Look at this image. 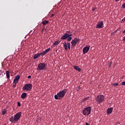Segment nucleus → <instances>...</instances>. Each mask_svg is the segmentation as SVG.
<instances>
[{"instance_id":"nucleus-1","label":"nucleus","mask_w":125,"mask_h":125,"mask_svg":"<svg viewBox=\"0 0 125 125\" xmlns=\"http://www.w3.org/2000/svg\"><path fill=\"white\" fill-rule=\"evenodd\" d=\"M21 116H22V112H19L14 115V117H11L9 121L10 122H11L12 124H14L16 123V122H18V121H19L20 118H21Z\"/></svg>"},{"instance_id":"nucleus-2","label":"nucleus","mask_w":125,"mask_h":125,"mask_svg":"<svg viewBox=\"0 0 125 125\" xmlns=\"http://www.w3.org/2000/svg\"><path fill=\"white\" fill-rule=\"evenodd\" d=\"M66 93H67V89H64L60 91L57 95H55L54 98L56 99V100H58V99L60 100L61 98H63L64 95H66Z\"/></svg>"},{"instance_id":"nucleus-3","label":"nucleus","mask_w":125,"mask_h":125,"mask_svg":"<svg viewBox=\"0 0 125 125\" xmlns=\"http://www.w3.org/2000/svg\"><path fill=\"white\" fill-rule=\"evenodd\" d=\"M46 69V64L44 63H40L38 64L37 67L38 71H44Z\"/></svg>"},{"instance_id":"nucleus-4","label":"nucleus","mask_w":125,"mask_h":125,"mask_svg":"<svg viewBox=\"0 0 125 125\" xmlns=\"http://www.w3.org/2000/svg\"><path fill=\"white\" fill-rule=\"evenodd\" d=\"M32 87H33V84L31 83H26L23 87V90H26L27 91H31L32 90Z\"/></svg>"},{"instance_id":"nucleus-5","label":"nucleus","mask_w":125,"mask_h":125,"mask_svg":"<svg viewBox=\"0 0 125 125\" xmlns=\"http://www.w3.org/2000/svg\"><path fill=\"white\" fill-rule=\"evenodd\" d=\"M91 113V107L90 106L85 108L83 110V114L84 116H88Z\"/></svg>"},{"instance_id":"nucleus-6","label":"nucleus","mask_w":125,"mask_h":125,"mask_svg":"<svg viewBox=\"0 0 125 125\" xmlns=\"http://www.w3.org/2000/svg\"><path fill=\"white\" fill-rule=\"evenodd\" d=\"M104 96L100 95L97 97L96 100L97 102H98V104H100V103H102L104 101Z\"/></svg>"},{"instance_id":"nucleus-7","label":"nucleus","mask_w":125,"mask_h":125,"mask_svg":"<svg viewBox=\"0 0 125 125\" xmlns=\"http://www.w3.org/2000/svg\"><path fill=\"white\" fill-rule=\"evenodd\" d=\"M79 42H80V39H78V38H75L74 40H72L71 42L72 47L76 46V45Z\"/></svg>"},{"instance_id":"nucleus-8","label":"nucleus","mask_w":125,"mask_h":125,"mask_svg":"<svg viewBox=\"0 0 125 125\" xmlns=\"http://www.w3.org/2000/svg\"><path fill=\"white\" fill-rule=\"evenodd\" d=\"M104 23H103V21H100L97 23L96 28V29H101L104 27Z\"/></svg>"},{"instance_id":"nucleus-9","label":"nucleus","mask_w":125,"mask_h":125,"mask_svg":"<svg viewBox=\"0 0 125 125\" xmlns=\"http://www.w3.org/2000/svg\"><path fill=\"white\" fill-rule=\"evenodd\" d=\"M90 48V46L84 47L83 48V54H85V53H87Z\"/></svg>"},{"instance_id":"nucleus-10","label":"nucleus","mask_w":125,"mask_h":125,"mask_svg":"<svg viewBox=\"0 0 125 125\" xmlns=\"http://www.w3.org/2000/svg\"><path fill=\"white\" fill-rule=\"evenodd\" d=\"M61 40H66L68 39V33H65L61 37Z\"/></svg>"},{"instance_id":"nucleus-11","label":"nucleus","mask_w":125,"mask_h":125,"mask_svg":"<svg viewBox=\"0 0 125 125\" xmlns=\"http://www.w3.org/2000/svg\"><path fill=\"white\" fill-rule=\"evenodd\" d=\"M113 112V108H109L107 110H106V113L109 115V114H111L112 112Z\"/></svg>"},{"instance_id":"nucleus-12","label":"nucleus","mask_w":125,"mask_h":125,"mask_svg":"<svg viewBox=\"0 0 125 125\" xmlns=\"http://www.w3.org/2000/svg\"><path fill=\"white\" fill-rule=\"evenodd\" d=\"M73 67H74V69H75V70H76V71H78V72H81V71H82V69L80 68H79V66L74 65Z\"/></svg>"},{"instance_id":"nucleus-13","label":"nucleus","mask_w":125,"mask_h":125,"mask_svg":"<svg viewBox=\"0 0 125 125\" xmlns=\"http://www.w3.org/2000/svg\"><path fill=\"white\" fill-rule=\"evenodd\" d=\"M63 47L64 48L65 50H68L67 44V43H66V42H63Z\"/></svg>"},{"instance_id":"nucleus-14","label":"nucleus","mask_w":125,"mask_h":125,"mask_svg":"<svg viewBox=\"0 0 125 125\" xmlns=\"http://www.w3.org/2000/svg\"><path fill=\"white\" fill-rule=\"evenodd\" d=\"M42 55V54H35L34 56V59H37V58H38V57H40V56Z\"/></svg>"},{"instance_id":"nucleus-15","label":"nucleus","mask_w":125,"mask_h":125,"mask_svg":"<svg viewBox=\"0 0 125 125\" xmlns=\"http://www.w3.org/2000/svg\"><path fill=\"white\" fill-rule=\"evenodd\" d=\"M27 96V93H23L21 95V98L22 99H24V98H26V97Z\"/></svg>"},{"instance_id":"nucleus-16","label":"nucleus","mask_w":125,"mask_h":125,"mask_svg":"<svg viewBox=\"0 0 125 125\" xmlns=\"http://www.w3.org/2000/svg\"><path fill=\"white\" fill-rule=\"evenodd\" d=\"M42 24L43 25H46L47 24H48V21H43L42 22Z\"/></svg>"},{"instance_id":"nucleus-17","label":"nucleus","mask_w":125,"mask_h":125,"mask_svg":"<svg viewBox=\"0 0 125 125\" xmlns=\"http://www.w3.org/2000/svg\"><path fill=\"white\" fill-rule=\"evenodd\" d=\"M59 43H60L59 41H57L53 43V45H58V44H59Z\"/></svg>"},{"instance_id":"nucleus-18","label":"nucleus","mask_w":125,"mask_h":125,"mask_svg":"<svg viewBox=\"0 0 125 125\" xmlns=\"http://www.w3.org/2000/svg\"><path fill=\"white\" fill-rule=\"evenodd\" d=\"M89 99V97H87L83 99L82 102H85V101H86V100H88Z\"/></svg>"},{"instance_id":"nucleus-19","label":"nucleus","mask_w":125,"mask_h":125,"mask_svg":"<svg viewBox=\"0 0 125 125\" xmlns=\"http://www.w3.org/2000/svg\"><path fill=\"white\" fill-rule=\"evenodd\" d=\"M20 79V75H17L15 76V80L17 81H19Z\"/></svg>"},{"instance_id":"nucleus-20","label":"nucleus","mask_w":125,"mask_h":125,"mask_svg":"<svg viewBox=\"0 0 125 125\" xmlns=\"http://www.w3.org/2000/svg\"><path fill=\"white\" fill-rule=\"evenodd\" d=\"M5 114H6V109H3L2 110V115H5Z\"/></svg>"},{"instance_id":"nucleus-21","label":"nucleus","mask_w":125,"mask_h":125,"mask_svg":"<svg viewBox=\"0 0 125 125\" xmlns=\"http://www.w3.org/2000/svg\"><path fill=\"white\" fill-rule=\"evenodd\" d=\"M6 77L7 78V79H9L10 78L9 71H6Z\"/></svg>"},{"instance_id":"nucleus-22","label":"nucleus","mask_w":125,"mask_h":125,"mask_svg":"<svg viewBox=\"0 0 125 125\" xmlns=\"http://www.w3.org/2000/svg\"><path fill=\"white\" fill-rule=\"evenodd\" d=\"M67 47L70 50V49H71V44L69 42H67Z\"/></svg>"},{"instance_id":"nucleus-23","label":"nucleus","mask_w":125,"mask_h":125,"mask_svg":"<svg viewBox=\"0 0 125 125\" xmlns=\"http://www.w3.org/2000/svg\"><path fill=\"white\" fill-rule=\"evenodd\" d=\"M42 56H43L44 55H45L46 54V53L45 51H44L43 52L40 53Z\"/></svg>"},{"instance_id":"nucleus-24","label":"nucleus","mask_w":125,"mask_h":125,"mask_svg":"<svg viewBox=\"0 0 125 125\" xmlns=\"http://www.w3.org/2000/svg\"><path fill=\"white\" fill-rule=\"evenodd\" d=\"M72 41V37H69L67 38V41L71 42Z\"/></svg>"},{"instance_id":"nucleus-25","label":"nucleus","mask_w":125,"mask_h":125,"mask_svg":"<svg viewBox=\"0 0 125 125\" xmlns=\"http://www.w3.org/2000/svg\"><path fill=\"white\" fill-rule=\"evenodd\" d=\"M17 83H18V80H16V79L14 80L13 83L17 84Z\"/></svg>"},{"instance_id":"nucleus-26","label":"nucleus","mask_w":125,"mask_h":125,"mask_svg":"<svg viewBox=\"0 0 125 125\" xmlns=\"http://www.w3.org/2000/svg\"><path fill=\"white\" fill-rule=\"evenodd\" d=\"M113 86H115V87H116V86H118V85H119V83H115L113 84Z\"/></svg>"},{"instance_id":"nucleus-27","label":"nucleus","mask_w":125,"mask_h":125,"mask_svg":"<svg viewBox=\"0 0 125 125\" xmlns=\"http://www.w3.org/2000/svg\"><path fill=\"white\" fill-rule=\"evenodd\" d=\"M49 50H50V48H49L46 49L45 50V52H46V53H47L48 52V51H49Z\"/></svg>"},{"instance_id":"nucleus-28","label":"nucleus","mask_w":125,"mask_h":125,"mask_svg":"<svg viewBox=\"0 0 125 125\" xmlns=\"http://www.w3.org/2000/svg\"><path fill=\"white\" fill-rule=\"evenodd\" d=\"M73 36V35L72 34H69V33H67V37H68V38L69 37H72Z\"/></svg>"},{"instance_id":"nucleus-29","label":"nucleus","mask_w":125,"mask_h":125,"mask_svg":"<svg viewBox=\"0 0 125 125\" xmlns=\"http://www.w3.org/2000/svg\"><path fill=\"white\" fill-rule=\"evenodd\" d=\"M18 105L19 107H21V104L20 103V102H18Z\"/></svg>"},{"instance_id":"nucleus-30","label":"nucleus","mask_w":125,"mask_h":125,"mask_svg":"<svg viewBox=\"0 0 125 125\" xmlns=\"http://www.w3.org/2000/svg\"><path fill=\"white\" fill-rule=\"evenodd\" d=\"M123 8L125 9V3H124L122 5Z\"/></svg>"},{"instance_id":"nucleus-31","label":"nucleus","mask_w":125,"mask_h":125,"mask_svg":"<svg viewBox=\"0 0 125 125\" xmlns=\"http://www.w3.org/2000/svg\"><path fill=\"white\" fill-rule=\"evenodd\" d=\"M65 34H71V31H66Z\"/></svg>"},{"instance_id":"nucleus-32","label":"nucleus","mask_w":125,"mask_h":125,"mask_svg":"<svg viewBox=\"0 0 125 125\" xmlns=\"http://www.w3.org/2000/svg\"><path fill=\"white\" fill-rule=\"evenodd\" d=\"M81 89V86H79L77 88V90H80Z\"/></svg>"},{"instance_id":"nucleus-33","label":"nucleus","mask_w":125,"mask_h":125,"mask_svg":"<svg viewBox=\"0 0 125 125\" xmlns=\"http://www.w3.org/2000/svg\"><path fill=\"white\" fill-rule=\"evenodd\" d=\"M121 22H125V18L122 20Z\"/></svg>"},{"instance_id":"nucleus-34","label":"nucleus","mask_w":125,"mask_h":125,"mask_svg":"<svg viewBox=\"0 0 125 125\" xmlns=\"http://www.w3.org/2000/svg\"><path fill=\"white\" fill-rule=\"evenodd\" d=\"M55 14H51V16H50V17L51 18H52V17H53V16H55Z\"/></svg>"},{"instance_id":"nucleus-35","label":"nucleus","mask_w":125,"mask_h":125,"mask_svg":"<svg viewBox=\"0 0 125 125\" xmlns=\"http://www.w3.org/2000/svg\"><path fill=\"white\" fill-rule=\"evenodd\" d=\"M122 85H125V82H123L122 83Z\"/></svg>"},{"instance_id":"nucleus-36","label":"nucleus","mask_w":125,"mask_h":125,"mask_svg":"<svg viewBox=\"0 0 125 125\" xmlns=\"http://www.w3.org/2000/svg\"><path fill=\"white\" fill-rule=\"evenodd\" d=\"M28 79H31V78H32V76H31L30 75L28 76Z\"/></svg>"},{"instance_id":"nucleus-37","label":"nucleus","mask_w":125,"mask_h":125,"mask_svg":"<svg viewBox=\"0 0 125 125\" xmlns=\"http://www.w3.org/2000/svg\"><path fill=\"white\" fill-rule=\"evenodd\" d=\"M13 87H16V84H14L13 85Z\"/></svg>"},{"instance_id":"nucleus-38","label":"nucleus","mask_w":125,"mask_h":125,"mask_svg":"<svg viewBox=\"0 0 125 125\" xmlns=\"http://www.w3.org/2000/svg\"><path fill=\"white\" fill-rule=\"evenodd\" d=\"M112 62H110V63L109 64V67H111V64Z\"/></svg>"},{"instance_id":"nucleus-39","label":"nucleus","mask_w":125,"mask_h":125,"mask_svg":"<svg viewBox=\"0 0 125 125\" xmlns=\"http://www.w3.org/2000/svg\"><path fill=\"white\" fill-rule=\"evenodd\" d=\"M44 30V28H42V33L43 32V31Z\"/></svg>"},{"instance_id":"nucleus-40","label":"nucleus","mask_w":125,"mask_h":125,"mask_svg":"<svg viewBox=\"0 0 125 125\" xmlns=\"http://www.w3.org/2000/svg\"><path fill=\"white\" fill-rule=\"evenodd\" d=\"M95 11V8H93L92 9V11Z\"/></svg>"},{"instance_id":"nucleus-41","label":"nucleus","mask_w":125,"mask_h":125,"mask_svg":"<svg viewBox=\"0 0 125 125\" xmlns=\"http://www.w3.org/2000/svg\"><path fill=\"white\" fill-rule=\"evenodd\" d=\"M85 125H89V124L88 123H85Z\"/></svg>"},{"instance_id":"nucleus-42","label":"nucleus","mask_w":125,"mask_h":125,"mask_svg":"<svg viewBox=\"0 0 125 125\" xmlns=\"http://www.w3.org/2000/svg\"><path fill=\"white\" fill-rule=\"evenodd\" d=\"M115 1L118 2V1H120V0H115Z\"/></svg>"},{"instance_id":"nucleus-43","label":"nucleus","mask_w":125,"mask_h":125,"mask_svg":"<svg viewBox=\"0 0 125 125\" xmlns=\"http://www.w3.org/2000/svg\"><path fill=\"white\" fill-rule=\"evenodd\" d=\"M123 33H124V34H125V30L123 31Z\"/></svg>"}]
</instances>
